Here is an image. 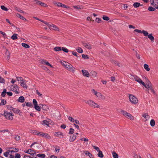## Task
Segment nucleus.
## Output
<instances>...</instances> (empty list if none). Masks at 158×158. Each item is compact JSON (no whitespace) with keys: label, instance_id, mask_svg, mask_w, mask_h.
<instances>
[{"label":"nucleus","instance_id":"774afa93","mask_svg":"<svg viewBox=\"0 0 158 158\" xmlns=\"http://www.w3.org/2000/svg\"><path fill=\"white\" fill-rule=\"evenodd\" d=\"M68 62H66L65 61H64L63 62H61V64L62 65L66 67V65H67Z\"/></svg>","mask_w":158,"mask_h":158},{"label":"nucleus","instance_id":"a211bd4d","mask_svg":"<svg viewBox=\"0 0 158 158\" xmlns=\"http://www.w3.org/2000/svg\"><path fill=\"white\" fill-rule=\"evenodd\" d=\"M41 104L39 105V106H38V105H36L34 106V108L37 111H40L41 110Z\"/></svg>","mask_w":158,"mask_h":158},{"label":"nucleus","instance_id":"7ed1b4c3","mask_svg":"<svg viewBox=\"0 0 158 158\" xmlns=\"http://www.w3.org/2000/svg\"><path fill=\"white\" fill-rule=\"evenodd\" d=\"M4 114L5 117L6 119L11 120L13 119V116L14 115V114L12 112H8L7 111H5Z\"/></svg>","mask_w":158,"mask_h":158},{"label":"nucleus","instance_id":"f257e3e1","mask_svg":"<svg viewBox=\"0 0 158 158\" xmlns=\"http://www.w3.org/2000/svg\"><path fill=\"white\" fill-rule=\"evenodd\" d=\"M134 31L138 33L143 34V35L145 36H148L152 42H154V37L153 36L152 34V33L148 34V33L147 31L144 30L141 31V30L139 29H135L134 30Z\"/></svg>","mask_w":158,"mask_h":158},{"label":"nucleus","instance_id":"58836bf2","mask_svg":"<svg viewBox=\"0 0 158 158\" xmlns=\"http://www.w3.org/2000/svg\"><path fill=\"white\" fill-rule=\"evenodd\" d=\"M44 137L46 139H50L51 138V136L47 133H45Z\"/></svg>","mask_w":158,"mask_h":158},{"label":"nucleus","instance_id":"1a4fd4ad","mask_svg":"<svg viewBox=\"0 0 158 158\" xmlns=\"http://www.w3.org/2000/svg\"><path fill=\"white\" fill-rule=\"evenodd\" d=\"M55 135L56 136L60 137L61 138H63V133L60 131H58L55 132Z\"/></svg>","mask_w":158,"mask_h":158},{"label":"nucleus","instance_id":"7c9ffc66","mask_svg":"<svg viewBox=\"0 0 158 158\" xmlns=\"http://www.w3.org/2000/svg\"><path fill=\"white\" fill-rule=\"evenodd\" d=\"M144 67L147 71H148L150 70V69L149 68L148 65L147 64H144Z\"/></svg>","mask_w":158,"mask_h":158},{"label":"nucleus","instance_id":"6e6552de","mask_svg":"<svg viewBox=\"0 0 158 158\" xmlns=\"http://www.w3.org/2000/svg\"><path fill=\"white\" fill-rule=\"evenodd\" d=\"M82 44L85 47L88 49L90 50L92 49L91 45L89 43H83Z\"/></svg>","mask_w":158,"mask_h":158},{"label":"nucleus","instance_id":"bf43d9fd","mask_svg":"<svg viewBox=\"0 0 158 158\" xmlns=\"http://www.w3.org/2000/svg\"><path fill=\"white\" fill-rule=\"evenodd\" d=\"M16 10L17 11H18V12H20V13H24V12L23 11V10H21L20 9H19V8H17H17H16Z\"/></svg>","mask_w":158,"mask_h":158},{"label":"nucleus","instance_id":"c03bdc74","mask_svg":"<svg viewBox=\"0 0 158 158\" xmlns=\"http://www.w3.org/2000/svg\"><path fill=\"white\" fill-rule=\"evenodd\" d=\"M151 5H152L153 7H155L156 9H158V6L157 4L156 3H154V2L153 1L152 2H151Z\"/></svg>","mask_w":158,"mask_h":158},{"label":"nucleus","instance_id":"69168bd1","mask_svg":"<svg viewBox=\"0 0 158 158\" xmlns=\"http://www.w3.org/2000/svg\"><path fill=\"white\" fill-rule=\"evenodd\" d=\"M68 119L71 122H74L75 120L72 117L69 116V117Z\"/></svg>","mask_w":158,"mask_h":158},{"label":"nucleus","instance_id":"09e8293b","mask_svg":"<svg viewBox=\"0 0 158 158\" xmlns=\"http://www.w3.org/2000/svg\"><path fill=\"white\" fill-rule=\"evenodd\" d=\"M6 103V100L4 99H2V100L1 102V105H5Z\"/></svg>","mask_w":158,"mask_h":158},{"label":"nucleus","instance_id":"39448f33","mask_svg":"<svg viewBox=\"0 0 158 158\" xmlns=\"http://www.w3.org/2000/svg\"><path fill=\"white\" fill-rule=\"evenodd\" d=\"M121 112L122 114H123L125 117L128 118L131 120H133L134 119V117L132 116V115L130 114L127 112L126 111L122 110Z\"/></svg>","mask_w":158,"mask_h":158},{"label":"nucleus","instance_id":"4be33fe9","mask_svg":"<svg viewBox=\"0 0 158 158\" xmlns=\"http://www.w3.org/2000/svg\"><path fill=\"white\" fill-rule=\"evenodd\" d=\"M20 85L25 89H26L27 88V85L25 83H24V81L21 82V83H20Z\"/></svg>","mask_w":158,"mask_h":158},{"label":"nucleus","instance_id":"aec40b11","mask_svg":"<svg viewBox=\"0 0 158 158\" xmlns=\"http://www.w3.org/2000/svg\"><path fill=\"white\" fill-rule=\"evenodd\" d=\"M34 150L32 149H29L28 150H25L24 151V152L26 153H28L31 155V153L33 152H34Z\"/></svg>","mask_w":158,"mask_h":158},{"label":"nucleus","instance_id":"e2e57ef3","mask_svg":"<svg viewBox=\"0 0 158 158\" xmlns=\"http://www.w3.org/2000/svg\"><path fill=\"white\" fill-rule=\"evenodd\" d=\"M153 1L154 2V3H156L158 5V0H150V1L151 3Z\"/></svg>","mask_w":158,"mask_h":158},{"label":"nucleus","instance_id":"4468645a","mask_svg":"<svg viewBox=\"0 0 158 158\" xmlns=\"http://www.w3.org/2000/svg\"><path fill=\"white\" fill-rule=\"evenodd\" d=\"M97 96L99 98V99L101 100H104L105 99L104 97L100 93H98Z\"/></svg>","mask_w":158,"mask_h":158},{"label":"nucleus","instance_id":"473e14b6","mask_svg":"<svg viewBox=\"0 0 158 158\" xmlns=\"http://www.w3.org/2000/svg\"><path fill=\"white\" fill-rule=\"evenodd\" d=\"M140 5V3L139 2H136L135 3H134L133 4V6L135 8H137L139 7Z\"/></svg>","mask_w":158,"mask_h":158},{"label":"nucleus","instance_id":"423d86ee","mask_svg":"<svg viewBox=\"0 0 158 158\" xmlns=\"http://www.w3.org/2000/svg\"><path fill=\"white\" fill-rule=\"evenodd\" d=\"M11 90L13 92H15L17 94H18L19 93V88L16 84L11 85Z\"/></svg>","mask_w":158,"mask_h":158},{"label":"nucleus","instance_id":"0eeeda50","mask_svg":"<svg viewBox=\"0 0 158 158\" xmlns=\"http://www.w3.org/2000/svg\"><path fill=\"white\" fill-rule=\"evenodd\" d=\"M66 67V69L69 71L73 73L75 72V68L69 63L67 64Z\"/></svg>","mask_w":158,"mask_h":158},{"label":"nucleus","instance_id":"393cba45","mask_svg":"<svg viewBox=\"0 0 158 158\" xmlns=\"http://www.w3.org/2000/svg\"><path fill=\"white\" fill-rule=\"evenodd\" d=\"M30 155L31 156V158H36L37 156V155L36 154V152L35 151L32 153H31Z\"/></svg>","mask_w":158,"mask_h":158},{"label":"nucleus","instance_id":"4c0bfd02","mask_svg":"<svg viewBox=\"0 0 158 158\" xmlns=\"http://www.w3.org/2000/svg\"><path fill=\"white\" fill-rule=\"evenodd\" d=\"M148 87V89L149 90L150 89L151 91L152 92L153 94H155V91L154 90V89H153V88H152V85H151V86H149V87Z\"/></svg>","mask_w":158,"mask_h":158},{"label":"nucleus","instance_id":"a19ab883","mask_svg":"<svg viewBox=\"0 0 158 158\" xmlns=\"http://www.w3.org/2000/svg\"><path fill=\"white\" fill-rule=\"evenodd\" d=\"M12 111L15 113H18L19 112L20 110L18 109H16L14 108L12 110Z\"/></svg>","mask_w":158,"mask_h":158},{"label":"nucleus","instance_id":"5fc2aeb1","mask_svg":"<svg viewBox=\"0 0 158 158\" xmlns=\"http://www.w3.org/2000/svg\"><path fill=\"white\" fill-rule=\"evenodd\" d=\"M74 130L72 128H70L69 134H72L74 133Z\"/></svg>","mask_w":158,"mask_h":158},{"label":"nucleus","instance_id":"c756f323","mask_svg":"<svg viewBox=\"0 0 158 158\" xmlns=\"http://www.w3.org/2000/svg\"><path fill=\"white\" fill-rule=\"evenodd\" d=\"M18 35L15 33H14L13 35L11 36V38L13 40H15L18 39L17 35Z\"/></svg>","mask_w":158,"mask_h":158},{"label":"nucleus","instance_id":"5701e85b","mask_svg":"<svg viewBox=\"0 0 158 158\" xmlns=\"http://www.w3.org/2000/svg\"><path fill=\"white\" fill-rule=\"evenodd\" d=\"M16 79L18 81H20V83H21V82L25 81L23 80V78L21 77H16Z\"/></svg>","mask_w":158,"mask_h":158},{"label":"nucleus","instance_id":"ea45409f","mask_svg":"<svg viewBox=\"0 0 158 158\" xmlns=\"http://www.w3.org/2000/svg\"><path fill=\"white\" fill-rule=\"evenodd\" d=\"M102 19L104 20L107 21H108L110 19L106 15H103Z\"/></svg>","mask_w":158,"mask_h":158},{"label":"nucleus","instance_id":"dca6fc26","mask_svg":"<svg viewBox=\"0 0 158 158\" xmlns=\"http://www.w3.org/2000/svg\"><path fill=\"white\" fill-rule=\"evenodd\" d=\"M142 116L144 117L146 119V120L145 121L148 120L150 118V116L147 113L144 114Z\"/></svg>","mask_w":158,"mask_h":158},{"label":"nucleus","instance_id":"6ab92c4d","mask_svg":"<svg viewBox=\"0 0 158 158\" xmlns=\"http://www.w3.org/2000/svg\"><path fill=\"white\" fill-rule=\"evenodd\" d=\"M76 138V136L75 135H73L72 136H70L69 138V141L70 142H73Z\"/></svg>","mask_w":158,"mask_h":158},{"label":"nucleus","instance_id":"de8ad7c7","mask_svg":"<svg viewBox=\"0 0 158 158\" xmlns=\"http://www.w3.org/2000/svg\"><path fill=\"white\" fill-rule=\"evenodd\" d=\"M146 84L147 86L148 87L151 86V85H152L151 82L148 80H147V81H146Z\"/></svg>","mask_w":158,"mask_h":158},{"label":"nucleus","instance_id":"4d7b16f0","mask_svg":"<svg viewBox=\"0 0 158 158\" xmlns=\"http://www.w3.org/2000/svg\"><path fill=\"white\" fill-rule=\"evenodd\" d=\"M33 103L34 106L37 105V102L35 99H33Z\"/></svg>","mask_w":158,"mask_h":158},{"label":"nucleus","instance_id":"8fccbe9b","mask_svg":"<svg viewBox=\"0 0 158 158\" xmlns=\"http://www.w3.org/2000/svg\"><path fill=\"white\" fill-rule=\"evenodd\" d=\"M7 108L10 110H12L13 109V107H12V106H11V105H7Z\"/></svg>","mask_w":158,"mask_h":158},{"label":"nucleus","instance_id":"b1692460","mask_svg":"<svg viewBox=\"0 0 158 158\" xmlns=\"http://www.w3.org/2000/svg\"><path fill=\"white\" fill-rule=\"evenodd\" d=\"M98 156V157L102 158H103L104 156V155L102 153V152L101 151H99L98 153L97 154Z\"/></svg>","mask_w":158,"mask_h":158},{"label":"nucleus","instance_id":"79ce46f5","mask_svg":"<svg viewBox=\"0 0 158 158\" xmlns=\"http://www.w3.org/2000/svg\"><path fill=\"white\" fill-rule=\"evenodd\" d=\"M1 8L2 10L5 11H7L8 10V9L5 7L4 6H1Z\"/></svg>","mask_w":158,"mask_h":158},{"label":"nucleus","instance_id":"f03ea898","mask_svg":"<svg viewBox=\"0 0 158 158\" xmlns=\"http://www.w3.org/2000/svg\"><path fill=\"white\" fill-rule=\"evenodd\" d=\"M85 102L87 104H89L92 107H96L97 108H99L100 107L99 105L93 102V101L91 100H89L87 101H85Z\"/></svg>","mask_w":158,"mask_h":158},{"label":"nucleus","instance_id":"f3484780","mask_svg":"<svg viewBox=\"0 0 158 158\" xmlns=\"http://www.w3.org/2000/svg\"><path fill=\"white\" fill-rule=\"evenodd\" d=\"M16 15L18 17L20 18L22 20H27L24 17L19 13H17L16 14Z\"/></svg>","mask_w":158,"mask_h":158},{"label":"nucleus","instance_id":"0e129e2a","mask_svg":"<svg viewBox=\"0 0 158 158\" xmlns=\"http://www.w3.org/2000/svg\"><path fill=\"white\" fill-rule=\"evenodd\" d=\"M95 21L97 22L98 23H99L101 21V19L98 18H96L95 20Z\"/></svg>","mask_w":158,"mask_h":158},{"label":"nucleus","instance_id":"680f3d73","mask_svg":"<svg viewBox=\"0 0 158 158\" xmlns=\"http://www.w3.org/2000/svg\"><path fill=\"white\" fill-rule=\"evenodd\" d=\"M15 139L17 141L19 140L20 139V137L19 135H16L15 137Z\"/></svg>","mask_w":158,"mask_h":158},{"label":"nucleus","instance_id":"2f4dec72","mask_svg":"<svg viewBox=\"0 0 158 158\" xmlns=\"http://www.w3.org/2000/svg\"><path fill=\"white\" fill-rule=\"evenodd\" d=\"M150 124L152 127H153L155 126V121L154 119L151 120L150 122Z\"/></svg>","mask_w":158,"mask_h":158},{"label":"nucleus","instance_id":"864d4df0","mask_svg":"<svg viewBox=\"0 0 158 158\" xmlns=\"http://www.w3.org/2000/svg\"><path fill=\"white\" fill-rule=\"evenodd\" d=\"M0 83H5V80L0 76Z\"/></svg>","mask_w":158,"mask_h":158},{"label":"nucleus","instance_id":"9b49d317","mask_svg":"<svg viewBox=\"0 0 158 158\" xmlns=\"http://www.w3.org/2000/svg\"><path fill=\"white\" fill-rule=\"evenodd\" d=\"M134 78L136 81L138 82L140 84H141L143 81L141 79L139 78L136 76H134Z\"/></svg>","mask_w":158,"mask_h":158},{"label":"nucleus","instance_id":"49530a36","mask_svg":"<svg viewBox=\"0 0 158 158\" xmlns=\"http://www.w3.org/2000/svg\"><path fill=\"white\" fill-rule=\"evenodd\" d=\"M31 132L32 133H33V134H34L35 135H38V133H39V131H37L36 130H32Z\"/></svg>","mask_w":158,"mask_h":158},{"label":"nucleus","instance_id":"412c9836","mask_svg":"<svg viewBox=\"0 0 158 158\" xmlns=\"http://www.w3.org/2000/svg\"><path fill=\"white\" fill-rule=\"evenodd\" d=\"M10 149H11V152H14V153L17 152H18L19 151V149L15 148H10Z\"/></svg>","mask_w":158,"mask_h":158},{"label":"nucleus","instance_id":"c9c22d12","mask_svg":"<svg viewBox=\"0 0 158 158\" xmlns=\"http://www.w3.org/2000/svg\"><path fill=\"white\" fill-rule=\"evenodd\" d=\"M76 50L78 52L80 53H82L83 52V50L80 47H78L77 48Z\"/></svg>","mask_w":158,"mask_h":158},{"label":"nucleus","instance_id":"6e6d98bb","mask_svg":"<svg viewBox=\"0 0 158 158\" xmlns=\"http://www.w3.org/2000/svg\"><path fill=\"white\" fill-rule=\"evenodd\" d=\"M62 50L64 52H69V50L68 49L66 48H65L64 47H63L62 48Z\"/></svg>","mask_w":158,"mask_h":158},{"label":"nucleus","instance_id":"cd10ccee","mask_svg":"<svg viewBox=\"0 0 158 158\" xmlns=\"http://www.w3.org/2000/svg\"><path fill=\"white\" fill-rule=\"evenodd\" d=\"M156 7L155 8L152 7V6H149L148 8V10L149 11H153L156 10Z\"/></svg>","mask_w":158,"mask_h":158},{"label":"nucleus","instance_id":"338daca9","mask_svg":"<svg viewBox=\"0 0 158 158\" xmlns=\"http://www.w3.org/2000/svg\"><path fill=\"white\" fill-rule=\"evenodd\" d=\"M38 135H39L40 136H41L42 137H44L45 133H44L43 132H39V133H38Z\"/></svg>","mask_w":158,"mask_h":158},{"label":"nucleus","instance_id":"13d9d810","mask_svg":"<svg viewBox=\"0 0 158 158\" xmlns=\"http://www.w3.org/2000/svg\"><path fill=\"white\" fill-rule=\"evenodd\" d=\"M26 105L27 106H29L30 107L33 106L31 102H27L26 103Z\"/></svg>","mask_w":158,"mask_h":158},{"label":"nucleus","instance_id":"052dcab7","mask_svg":"<svg viewBox=\"0 0 158 158\" xmlns=\"http://www.w3.org/2000/svg\"><path fill=\"white\" fill-rule=\"evenodd\" d=\"M94 149H95L97 151L99 152L100 151L99 149V148L98 147H96L95 146H92Z\"/></svg>","mask_w":158,"mask_h":158},{"label":"nucleus","instance_id":"a878e982","mask_svg":"<svg viewBox=\"0 0 158 158\" xmlns=\"http://www.w3.org/2000/svg\"><path fill=\"white\" fill-rule=\"evenodd\" d=\"M41 123L42 125H45L47 126H48L49 124V122L46 120L43 121L41 122Z\"/></svg>","mask_w":158,"mask_h":158},{"label":"nucleus","instance_id":"72a5a7b5","mask_svg":"<svg viewBox=\"0 0 158 158\" xmlns=\"http://www.w3.org/2000/svg\"><path fill=\"white\" fill-rule=\"evenodd\" d=\"M37 156L39 157L44 158L45 155L44 154L39 153L37 155Z\"/></svg>","mask_w":158,"mask_h":158},{"label":"nucleus","instance_id":"ddd939ff","mask_svg":"<svg viewBox=\"0 0 158 158\" xmlns=\"http://www.w3.org/2000/svg\"><path fill=\"white\" fill-rule=\"evenodd\" d=\"M25 99L24 97L23 96H20L18 99L19 102L23 103L24 102Z\"/></svg>","mask_w":158,"mask_h":158},{"label":"nucleus","instance_id":"f8f14e48","mask_svg":"<svg viewBox=\"0 0 158 158\" xmlns=\"http://www.w3.org/2000/svg\"><path fill=\"white\" fill-rule=\"evenodd\" d=\"M51 29H52L55 31H59V28L53 24H52Z\"/></svg>","mask_w":158,"mask_h":158},{"label":"nucleus","instance_id":"603ef678","mask_svg":"<svg viewBox=\"0 0 158 158\" xmlns=\"http://www.w3.org/2000/svg\"><path fill=\"white\" fill-rule=\"evenodd\" d=\"M82 57L84 59H89L88 56L87 55L85 54H82Z\"/></svg>","mask_w":158,"mask_h":158},{"label":"nucleus","instance_id":"f704fd0d","mask_svg":"<svg viewBox=\"0 0 158 158\" xmlns=\"http://www.w3.org/2000/svg\"><path fill=\"white\" fill-rule=\"evenodd\" d=\"M43 63L44 64H46V65L50 66L51 67H52V66L51 65L48 61H46L45 60H44L43 61Z\"/></svg>","mask_w":158,"mask_h":158},{"label":"nucleus","instance_id":"a18cd8bd","mask_svg":"<svg viewBox=\"0 0 158 158\" xmlns=\"http://www.w3.org/2000/svg\"><path fill=\"white\" fill-rule=\"evenodd\" d=\"M113 156L114 158H118V155L116 152H114L112 153Z\"/></svg>","mask_w":158,"mask_h":158},{"label":"nucleus","instance_id":"e433bc0d","mask_svg":"<svg viewBox=\"0 0 158 158\" xmlns=\"http://www.w3.org/2000/svg\"><path fill=\"white\" fill-rule=\"evenodd\" d=\"M54 50L56 51H59L62 50V48L61 47H55L54 48Z\"/></svg>","mask_w":158,"mask_h":158},{"label":"nucleus","instance_id":"37998d69","mask_svg":"<svg viewBox=\"0 0 158 158\" xmlns=\"http://www.w3.org/2000/svg\"><path fill=\"white\" fill-rule=\"evenodd\" d=\"M9 151H7L6 152H5L3 153V155L4 156H5L6 157H8L9 155Z\"/></svg>","mask_w":158,"mask_h":158},{"label":"nucleus","instance_id":"9d476101","mask_svg":"<svg viewBox=\"0 0 158 158\" xmlns=\"http://www.w3.org/2000/svg\"><path fill=\"white\" fill-rule=\"evenodd\" d=\"M81 71L84 76L87 77H89V74L87 70H82Z\"/></svg>","mask_w":158,"mask_h":158},{"label":"nucleus","instance_id":"20e7f679","mask_svg":"<svg viewBox=\"0 0 158 158\" xmlns=\"http://www.w3.org/2000/svg\"><path fill=\"white\" fill-rule=\"evenodd\" d=\"M129 98L130 101L133 104H136L138 102L137 98L132 94H129Z\"/></svg>","mask_w":158,"mask_h":158},{"label":"nucleus","instance_id":"3c124183","mask_svg":"<svg viewBox=\"0 0 158 158\" xmlns=\"http://www.w3.org/2000/svg\"><path fill=\"white\" fill-rule=\"evenodd\" d=\"M21 156L19 153H15L14 156V158H20Z\"/></svg>","mask_w":158,"mask_h":158},{"label":"nucleus","instance_id":"2eb2a0df","mask_svg":"<svg viewBox=\"0 0 158 158\" xmlns=\"http://www.w3.org/2000/svg\"><path fill=\"white\" fill-rule=\"evenodd\" d=\"M41 108L44 110L46 111L48 109L47 106L45 104H41Z\"/></svg>","mask_w":158,"mask_h":158},{"label":"nucleus","instance_id":"bb28decb","mask_svg":"<svg viewBox=\"0 0 158 158\" xmlns=\"http://www.w3.org/2000/svg\"><path fill=\"white\" fill-rule=\"evenodd\" d=\"M22 46L23 47L26 48H30V46L29 45L24 43H23L22 44Z\"/></svg>","mask_w":158,"mask_h":158},{"label":"nucleus","instance_id":"c85d7f7f","mask_svg":"<svg viewBox=\"0 0 158 158\" xmlns=\"http://www.w3.org/2000/svg\"><path fill=\"white\" fill-rule=\"evenodd\" d=\"M6 93V89H4L3 90V91L2 92L1 94V96L2 97H4Z\"/></svg>","mask_w":158,"mask_h":158}]
</instances>
